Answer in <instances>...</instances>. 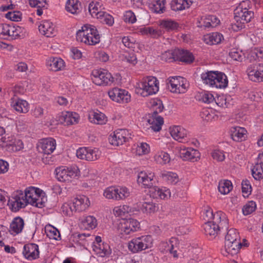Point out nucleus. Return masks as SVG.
I'll return each instance as SVG.
<instances>
[{"instance_id": "obj_25", "label": "nucleus", "mask_w": 263, "mask_h": 263, "mask_svg": "<svg viewBox=\"0 0 263 263\" xmlns=\"http://www.w3.org/2000/svg\"><path fill=\"white\" fill-rule=\"evenodd\" d=\"M263 157V154H259L257 163L252 169V174L255 180H259L263 178V162L259 161Z\"/></svg>"}, {"instance_id": "obj_23", "label": "nucleus", "mask_w": 263, "mask_h": 263, "mask_svg": "<svg viewBox=\"0 0 263 263\" xmlns=\"http://www.w3.org/2000/svg\"><path fill=\"white\" fill-rule=\"evenodd\" d=\"M88 119L90 122L96 124H105L107 121V118L106 116L99 111L90 112Z\"/></svg>"}, {"instance_id": "obj_11", "label": "nucleus", "mask_w": 263, "mask_h": 263, "mask_svg": "<svg viewBox=\"0 0 263 263\" xmlns=\"http://www.w3.org/2000/svg\"><path fill=\"white\" fill-rule=\"evenodd\" d=\"M249 79L253 82H263V64L256 63L251 65L247 69Z\"/></svg>"}, {"instance_id": "obj_35", "label": "nucleus", "mask_w": 263, "mask_h": 263, "mask_svg": "<svg viewBox=\"0 0 263 263\" xmlns=\"http://www.w3.org/2000/svg\"><path fill=\"white\" fill-rule=\"evenodd\" d=\"M238 240H240V237L236 229L232 228L229 230L225 236V245L229 246L230 243Z\"/></svg>"}, {"instance_id": "obj_3", "label": "nucleus", "mask_w": 263, "mask_h": 263, "mask_svg": "<svg viewBox=\"0 0 263 263\" xmlns=\"http://www.w3.org/2000/svg\"><path fill=\"white\" fill-rule=\"evenodd\" d=\"M140 227V222L135 219H122L118 224L117 230L123 237L137 231Z\"/></svg>"}, {"instance_id": "obj_15", "label": "nucleus", "mask_w": 263, "mask_h": 263, "mask_svg": "<svg viewBox=\"0 0 263 263\" xmlns=\"http://www.w3.org/2000/svg\"><path fill=\"white\" fill-rule=\"evenodd\" d=\"M56 147L55 140L52 138H46L41 140L37 145L39 152L44 155H50Z\"/></svg>"}, {"instance_id": "obj_30", "label": "nucleus", "mask_w": 263, "mask_h": 263, "mask_svg": "<svg viewBox=\"0 0 263 263\" xmlns=\"http://www.w3.org/2000/svg\"><path fill=\"white\" fill-rule=\"evenodd\" d=\"M81 3L78 0H68L66 4V11L73 14H77L81 11Z\"/></svg>"}, {"instance_id": "obj_24", "label": "nucleus", "mask_w": 263, "mask_h": 263, "mask_svg": "<svg viewBox=\"0 0 263 263\" xmlns=\"http://www.w3.org/2000/svg\"><path fill=\"white\" fill-rule=\"evenodd\" d=\"M180 156L184 160H192L198 157V151L191 148H181L179 151Z\"/></svg>"}, {"instance_id": "obj_42", "label": "nucleus", "mask_w": 263, "mask_h": 263, "mask_svg": "<svg viewBox=\"0 0 263 263\" xmlns=\"http://www.w3.org/2000/svg\"><path fill=\"white\" fill-rule=\"evenodd\" d=\"M165 0H156L151 7V9L157 13H163L165 9Z\"/></svg>"}, {"instance_id": "obj_62", "label": "nucleus", "mask_w": 263, "mask_h": 263, "mask_svg": "<svg viewBox=\"0 0 263 263\" xmlns=\"http://www.w3.org/2000/svg\"><path fill=\"white\" fill-rule=\"evenodd\" d=\"M153 111L152 113V117H161L159 116L158 115L159 113L162 111L163 109V106L161 102L159 103H156L155 105H153Z\"/></svg>"}, {"instance_id": "obj_31", "label": "nucleus", "mask_w": 263, "mask_h": 263, "mask_svg": "<svg viewBox=\"0 0 263 263\" xmlns=\"http://www.w3.org/2000/svg\"><path fill=\"white\" fill-rule=\"evenodd\" d=\"M191 3L190 0H173L171 3V7L173 11H180L189 8Z\"/></svg>"}, {"instance_id": "obj_40", "label": "nucleus", "mask_w": 263, "mask_h": 263, "mask_svg": "<svg viewBox=\"0 0 263 263\" xmlns=\"http://www.w3.org/2000/svg\"><path fill=\"white\" fill-rule=\"evenodd\" d=\"M13 106L20 113H26L29 110L28 104L25 100L19 99L14 103Z\"/></svg>"}, {"instance_id": "obj_9", "label": "nucleus", "mask_w": 263, "mask_h": 263, "mask_svg": "<svg viewBox=\"0 0 263 263\" xmlns=\"http://www.w3.org/2000/svg\"><path fill=\"white\" fill-rule=\"evenodd\" d=\"M104 196L108 198L115 200L124 199L129 196V192L126 187H108L104 192Z\"/></svg>"}, {"instance_id": "obj_53", "label": "nucleus", "mask_w": 263, "mask_h": 263, "mask_svg": "<svg viewBox=\"0 0 263 263\" xmlns=\"http://www.w3.org/2000/svg\"><path fill=\"white\" fill-rule=\"evenodd\" d=\"M84 224L87 229H93L97 226V220L95 217L91 216H87L83 221Z\"/></svg>"}, {"instance_id": "obj_61", "label": "nucleus", "mask_w": 263, "mask_h": 263, "mask_svg": "<svg viewBox=\"0 0 263 263\" xmlns=\"http://www.w3.org/2000/svg\"><path fill=\"white\" fill-rule=\"evenodd\" d=\"M230 57L235 61H241L243 59V54L241 52L233 49L229 52Z\"/></svg>"}, {"instance_id": "obj_46", "label": "nucleus", "mask_w": 263, "mask_h": 263, "mask_svg": "<svg viewBox=\"0 0 263 263\" xmlns=\"http://www.w3.org/2000/svg\"><path fill=\"white\" fill-rule=\"evenodd\" d=\"M121 59L123 61L128 62L133 65H135L137 62V57L133 51L131 52H125L122 55Z\"/></svg>"}, {"instance_id": "obj_33", "label": "nucleus", "mask_w": 263, "mask_h": 263, "mask_svg": "<svg viewBox=\"0 0 263 263\" xmlns=\"http://www.w3.org/2000/svg\"><path fill=\"white\" fill-rule=\"evenodd\" d=\"M24 226V220L20 217H17L14 218L11 223L10 229L13 233L18 234L22 231Z\"/></svg>"}, {"instance_id": "obj_4", "label": "nucleus", "mask_w": 263, "mask_h": 263, "mask_svg": "<svg viewBox=\"0 0 263 263\" xmlns=\"http://www.w3.org/2000/svg\"><path fill=\"white\" fill-rule=\"evenodd\" d=\"M153 245V238L150 235L142 236L132 240L128 243V249L133 253L150 248Z\"/></svg>"}, {"instance_id": "obj_17", "label": "nucleus", "mask_w": 263, "mask_h": 263, "mask_svg": "<svg viewBox=\"0 0 263 263\" xmlns=\"http://www.w3.org/2000/svg\"><path fill=\"white\" fill-rule=\"evenodd\" d=\"M23 254L28 260H33L39 257V246L35 243H28L24 246Z\"/></svg>"}, {"instance_id": "obj_39", "label": "nucleus", "mask_w": 263, "mask_h": 263, "mask_svg": "<svg viewBox=\"0 0 263 263\" xmlns=\"http://www.w3.org/2000/svg\"><path fill=\"white\" fill-rule=\"evenodd\" d=\"M242 246V243L240 240L234 241L230 243L229 246L224 245V248L226 251L229 254L234 255L236 254Z\"/></svg>"}, {"instance_id": "obj_63", "label": "nucleus", "mask_w": 263, "mask_h": 263, "mask_svg": "<svg viewBox=\"0 0 263 263\" xmlns=\"http://www.w3.org/2000/svg\"><path fill=\"white\" fill-rule=\"evenodd\" d=\"M62 212L66 216H71L72 215L73 211H74V208L67 203H65L62 206Z\"/></svg>"}, {"instance_id": "obj_56", "label": "nucleus", "mask_w": 263, "mask_h": 263, "mask_svg": "<svg viewBox=\"0 0 263 263\" xmlns=\"http://www.w3.org/2000/svg\"><path fill=\"white\" fill-rule=\"evenodd\" d=\"M8 29L7 39L9 37L14 39L15 38V37L19 36V30L21 29V28L19 26L15 27L14 26L9 25L8 30Z\"/></svg>"}, {"instance_id": "obj_21", "label": "nucleus", "mask_w": 263, "mask_h": 263, "mask_svg": "<svg viewBox=\"0 0 263 263\" xmlns=\"http://www.w3.org/2000/svg\"><path fill=\"white\" fill-rule=\"evenodd\" d=\"M47 66L49 69L53 71L62 70L65 67L64 61L60 58H50L47 61Z\"/></svg>"}, {"instance_id": "obj_58", "label": "nucleus", "mask_w": 263, "mask_h": 263, "mask_svg": "<svg viewBox=\"0 0 263 263\" xmlns=\"http://www.w3.org/2000/svg\"><path fill=\"white\" fill-rule=\"evenodd\" d=\"M156 160L160 163L166 164L170 161V157L168 154L162 152L156 157Z\"/></svg>"}, {"instance_id": "obj_22", "label": "nucleus", "mask_w": 263, "mask_h": 263, "mask_svg": "<svg viewBox=\"0 0 263 263\" xmlns=\"http://www.w3.org/2000/svg\"><path fill=\"white\" fill-rule=\"evenodd\" d=\"M170 130L172 137L179 142H182L183 140L187 137V131L180 126H174L170 127Z\"/></svg>"}, {"instance_id": "obj_47", "label": "nucleus", "mask_w": 263, "mask_h": 263, "mask_svg": "<svg viewBox=\"0 0 263 263\" xmlns=\"http://www.w3.org/2000/svg\"><path fill=\"white\" fill-rule=\"evenodd\" d=\"M162 177L171 183H176L178 181V176L176 173L170 172H164L161 174Z\"/></svg>"}, {"instance_id": "obj_52", "label": "nucleus", "mask_w": 263, "mask_h": 263, "mask_svg": "<svg viewBox=\"0 0 263 263\" xmlns=\"http://www.w3.org/2000/svg\"><path fill=\"white\" fill-rule=\"evenodd\" d=\"M176 242L175 238H172L168 242L164 243V247L165 248L166 251H168L171 254H173V256L176 257L177 256V251L174 250V242Z\"/></svg>"}, {"instance_id": "obj_2", "label": "nucleus", "mask_w": 263, "mask_h": 263, "mask_svg": "<svg viewBox=\"0 0 263 263\" xmlns=\"http://www.w3.org/2000/svg\"><path fill=\"white\" fill-rule=\"evenodd\" d=\"M216 215L214 221L206 222L203 225L204 233L206 235L209 236L211 238H215L218 233L223 230H227L229 228V221L226 217V223L223 224L222 222L224 221L221 216Z\"/></svg>"}, {"instance_id": "obj_57", "label": "nucleus", "mask_w": 263, "mask_h": 263, "mask_svg": "<svg viewBox=\"0 0 263 263\" xmlns=\"http://www.w3.org/2000/svg\"><path fill=\"white\" fill-rule=\"evenodd\" d=\"M242 185V192L243 194V196L244 197H248V196L251 193L252 187L250 185L249 181L243 180L241 183Z\"/></svg>"}, {"instance_id": "obj_19", "label": "nucleus", "mask_w": 263, "mask_h": 263, "mask_svg": "<svg viewBox=\"0 0 263 263\" xmlns=\"http://www.w3.org/2000/svg\"><path fill=\"white\" fill-rule=\"evenodd\" d=\"M89 205L88 198L82 195L77 196L73 200L72 206L75 212H82L85 211Z\"/></svg>"}, {"instance_id": "obj_38", "label": "nucleus", "mask_w": 263, "mask_h": 263, "mask_svg": "<svg viewBox=\"0 0 263 263\" xmlns=\"http://www.w3.org/2000/svg\"><path fill=\"white\" fill-rule=\"evenodd\" d=\"M220 23V21L215 15H209L203 21L200 27L205 28L215 27Z\"/></svg>"}, {"instance_id": "obj_10", "label": "nucleus", "mask_w": 263, "mask_h": 263, "mask_svg": "<svg viewBox=\"0 0 263 263\" xmlns=\"http://www.w3.org/2000/svg\"><path fill=\"white\" fill-rule=\"evenodd\" d=\"M77 156L81 159L87 161H95L100 156L101 152L97 148L81 147L77 151Z\"/></svg>"}, {"instance_id": "obj_1", "label": "nucleus", "mask_w": 263, "mask_h": 263, "mask_svg": "<svg viewBox=\"0 0 263 263\" xmlns=\"http://www.w3.org/2000/svg\"><path fill=\"white\" fill-rule=\"evenodd\" d=\"M76 39L78 42L95 45L100 42V36L95 26L86 24L77 31Z\"/></svg>"}, {"instance_id": "obj_60", "label": "nucleus", "mask_w": 263, "mask_h": 263, "mask_svg": "<svg viewBox=\"0 0 263 263\" xmlns=\"http://www.w3.org/2000/svg\"><path fill=\"white\" fill-rule=\"evenodd\" d=\"M137 19L136 17L132 11H126L124 15V21L126 23L133 24L136 22Z\"/></svg>"}, {"instance_id": "obj_5", "label": "nucleus", "mask_w": 263, "mask_h": 263, "mask_svg": "<svg viewBox=\"0 0 263 263\" xmlns=\"http://www.w3.org/2000/svg\"><path fill=\"white\" fill-rule=\"evenodd\" d=\"M140 87L143 90L142 93L143 96L155 94L159 90L158 80L155 77H147L143 79Z\"/></svg>"}, {"instance_id": "obj_45", "label": "nucleus", "mask_w": 263, "mask_h": 263, "mask_svg": "<svg viewBox=\"0 0 263 263\" xmlns=\"http://www.w3.org/2000/svg\"><path fill=\"white\" fill-rule=\"evenodd\" d=\"M46 232L47 235L50 239H54L55 240H59L61 239V235L59 231L54 227L50 226L46 228Z\"/></svg>"}, {"instance_id": "obj_27", "label": "nucleus", "mask_w": 263, "mask_h": 263, "mask_svg": "<svg viewBox=\"0 0 263 263\" xmlns=\"http://www.w3.org/2000/svg\"><path fill=\"white\" fill-rule=\"evenodd\" d=\"M231 136L236 142H240L246 139L247 130L242 127H235L232 128Z\"/></svg>"}, {"instance_id": "obj_14", "label": "nucleus", "mask_w": 263, "mask_h": 263, "mask_svg": "<svg viewBox=\"0 0 263 263\" xmlns=\"http://www.w3.org/2000/svg\"><path fill=\"white\" fill-rule=\"evenodd\" d=\"M37 191L39 190L34 187L30 186L25 190V193H23V198L27 201V203H30L32 205L41 208L43 205L42 202L39 201V199H36L34 196H37Z\"/></svg>"}, {"instance_id": "obj_37", "label": "nucleus", "mask_w": 263, "mask_h": 263, "mask_svg": "<svg viewBox=\"0 0 263 263\" xmlns=\"http://www.w3.org/2000/svg\"><path fill=\"white\" fill-rule=\"evenodd\" d=\"M62 117L64 122L68 125L77 123L79 121V116L76 112H65L63 113Z\"/></svg>"}, {"instance_id": "obj_18", "label": "nucleus", "mask_w": 263, "mask_h": 263, "mask_svg": "<svg viewBox=\"0 0 263 263\" xmlns=\"http://www.w3.org/2000/svg\"><path fill=\"white\" fill-rule=\"evenodd\" d=\"M39 31L47 37L54 36L57 33L55 26L53 24L47 20L42 21L39 26Z\"/></svg>"}, {"instance_id": "obj_64", "label": "nucleus", "mask_w": 263, "mask_h": 263, "mask_svg": "<svg viewBox=\"0 0 263 263\" xmlns=\"http://www.w3.org/2000/svg\"><path fill=\"white\" fill-rule=\"evenodd\" d=\"M5 16L7 18L15 22L20 21L21 19L20 12H9L6 14Z\"/></svg>"}, {"instance_id": "obj_49", "label": "nucleus", "mask_w": 263, "mask_h": 263, "mask_svg": "<svg viewBox=\"0 0 263 263\" xmlns=\"http://www.w3.org/2000/svg\"><path fill=\"white\" fill-rule=\"evenodd\" d=\"M154 194L156 198L159 197L160 199H165L170 196V192L169 190H163L157 187H155Z\"/></svg>"}, {"instance_id": "obj_55", "label": "nucleus", "mask_w": 263, "mask_h": 263, "mask_svg": "<svg viewBox=\"0 0 263 263\" xmlns=\"http://www.w3.org/2000/svg\"><path fill=\"white\" fill-rule=\"evenodd\" d=\"M175 49L174 50H168L161 54V58L162 60L165 62H172L176 61V55L174 54Z\"/></svg>"}, {"instance_id": "obj_16", "label": "nucleus", "mask_w": 263, "mask_h": 263, "mask_svg": "<svg viewBox=\"0 0 263 263\" xmlns=\"http://www.w3.org/2000/svg\"><path fill=\"white\" fill-rule=\"evenodd\" d=\"M154 177V174L153 173H147L142 171L138 175L137 182L145 188H151L155 182Z\"/></svg>"}, {"instance_id": "obj_44", "label": "nucleus", "mask_w": 263, "mask_h": 263, "mask_svg": "<svg viewBox=\"0 0 263 263\" xmlns=\"http://www.w3.org/2000/svg\"><path fill=\"white\" fill-rule=\"evenodd\" d=\"M99 7L100 8L99 2H96V3L91 2L89 4L88 7L89 12L92 17H96L97 18L101 17V15H100L101 14L100 13L103 12L99 11Z\"/></svg>"}, {"instance_id": "obj_36", "label": "nucleus", "mask_w": 263, "mask_h": 263, "mask_svg": "<svg viewBox=\"0 0 263 263\" xmlns=\"http://www.w3.org/2000/svg\"><path fill=\"white\" fill-rule=\"evenodd\" d=\"M148 122L151 125L150 128L154 132H159L161 129V126L163 124V119L162 117H151L148 120Z\"/></svg>"}, {"instance_id": "obj_43", "label": "nucleus", "mask_w": 263, "mask_h": 263, "mask_svg": "<svg viewBox=\"0 0 263 263\" xmlns=\"http://www.w3.org/2000/svg\"><path fill=\"white\" fill-rule=\"evenodd\" d=\"M143 213H153L157 211L158 207L154 203L148 202H144L140 207Z\"/></svg>"}, {"instance_id": "obj_41", "label": "nucleus", "mask_w": 263, "mask_h": 263, "mask_svg": "<svg viewBox=\"0 0 263 263\" xmlns=\"http://www.w3.org/2000/svg\"><path fill=\"white\" fill-rule=\"evenodd\" d=\"M232 189V184L230 180L221 181L219 183L218 190L222 194H228Z\"/></svg>"}, {"instance_id": "obj_12", "label": "nucleus", "mask_w": 263, "mask_h": 263, "mask_svg": "<svg viewBox=\"0 0 263 263\" xmlns=\"http://www.w3.org/2000/svg\"><path fill=\"white\" fill-rule=\"evenodd\" d=\"M109 98L120 103H127L130 100V95L127 91L118 88H114L108 92Z\"/></svg>"}, {"instance_id": "obj_13", "label": "nucleus", "mask_w": 263, "mask_h": 263, "mask_svg": "<svg viewBox=\"0 0 263 263\" xmlns=\"http://www.w3.org/2000/svg\"><path fill=\"white\" fill-rule=\"evenodd\" d=\"M130 135L126 129H120L114 132L113 136L109 139L112 145L119 146L122 145L130 138Z\"/></svg>"}, {"instance_id": "obj_48", "label": "nucleus", "mask_w": 263, "mask_h": 263, "mask_svg": "<svg viewBox=\"0 0 263 263\" xmlns=\"http://www.w3.org/2000/svg\"><path fill=\"white\" fill-rule=\"evenodd\" d=\"M13 137L9 136L8 135L5 134L0 138V145L2 147H8V150L10 148V145H12L13 142Z\"/></svg>"}, {"instance_id": "obj_51", "label": "nucleus", "mask_w": 263, "mask_h": 263, "mask_svg": "<svg viewBox=\"0 0 263 263\" xmlns=\"http://www.w3.org/2000/svg\"><path fill=\"white\" fill-rule=\"evenodd\" d=\"M256 208V204L253 201L248 202L244 205L242 212L244 215H248L253 212Z\"/></svg>"}, {"instance_id": "obj_7", "label": "nucleus", "mask_w": 263, "mask_h": 263, "mask_svg": "<svg viewBox=\"0 0 263 263\" xmlns=\"http://www.w3.org/2000/svg\"><path fill=\"white\" fill-rule=\"evenodd\" d=\"M27 204V201L23 198V192L16 191L9 198L8 205L12 212H17L21 209L24 208Z\"/></svg>"}, {"instance_id": "obj_32", "label": "nucleus", "mask_w": 263, "mask_h": 263, "mask_svg": "<svg viewBox=\"0 0 263 263\" xmlns=\"http://www.w3.org/2000/svg\"><path fill=\"white\" fill-rule=\"evenodd\" d=\"M214 82L213 87L217 88H224L228 86V80L225 74L217 71V77L215 79Z\"/></svg>"}, {"instance_id": "obj_50", "label": "nucleus", "mask_w": 263, "mask_h": 263, "mask_svg": "<svg viewBox=\"0 0 263 263\" xmlns=\"http://www.w3.org/2000/svg\"><path fill=\"white\" fill-rule=\"evenodd\" d=\"M100 14H101L100 15L101 16L100 17H98V18L100 19L102 23H105L109 26L113 25L114 23V19L111 15L104 12L100 13Z\"/></svg>"}, {"instance_id": "obj_34", "label": "nucleus", "mask_w": 263, "mask_h": 263, "mask_svg": "<svg viewBox=\"0 0 263 263\" xmlns=\"http://www.w3.org/2000/svg\"><path fill=\"white\" fill-rule=\"evenodd\" d=\"M217 71H208L205 73H203L201 75V78L204 83L209 84L210 86L213 87L215 79L217 77Z\"/></svg>"}, {"instance_id": "obj_6", "label": "nucleus", "mask_w": 263, "mask_h": 263, "mask_svg": "<svg viewBox=\"0 0 263 263\" xmlns=\"http://www.w3.org/2000/svg\"><path fill=\"white\" fill-rule=\"evenodd\" d=\"M91 79L97 85H107L114 81V78L110 73L105 70H93L92 72Z\"/></svg>"}, {"instance_id": "obj_8", "label": "nucleus", "mask_w": 263, "mask_h": 263, "mask_svg": "<svg viewBox=\"0 0 263 263\" xmlns=\"http://www.w3.org/2000/svg\"><path fill=\"white\" fill-rule=\"evenodd\" d=\"M78 168H68L65 166H60L55 169L57 179L63 182L70 181L71 179L78 175Z\"/></svg>"}, {"instance_id": "obj_59", "label": "nucleus", "mask_w": 263, "mask_h": 263, "mask_svg": "<svg viewBox=\"0 0 263 263\" xmlns=\"http://www.w3.org/2000/svg\"><path fill=\"white\" fill-rule=\"evenodd\" d=\"M12 144L10 145L9 151L16 152L20 151L23 148V143L21 140H16L13 138Z\"/></svg>"}, {"instance_id": "obj_28", "label": "nucleus", "mask_w": 263, "mask_h": 263, "mask_svg": "<svg viewBox=\"0 0 263 263\" xmlns=\"http://www.w3.org/2000/svg\"><path fill=\"white\" fill-rule=\"evenodd\" d=\"M223 40V35L217 32H212L204 36V42L210 45L219 44Z\"/></svg>"}, {"instance_id": "obj_29", "label": "nucleus", "mask_w": 263, "mask_h": 263, "mask_svg": "<svg viewBox=\"0 0 263 263\" xmlns=\"http://www.w3.org/2000/svg\"><path fill=\"white\" fill-rule=\"evenodd\" d=\"M216 215H219L218 217L221 216V217H220V219L222 218L223 220L224 219V221H222L223 223L222 222V223L224 225L226 224V223L225 222H226L227 216L226 214L221 211H218L215 213H213L212 210L210 209H209L206 210L204 212L203 214V218L205 220L207 221V222L214 221V219Z\"/></svg>"}, {"instance_id": "obj_26", "label": "nucleus", "mask_w": 263, "mask_h": 263, "mask_svg": "<svg viewBox=\"0 0 263 263\" xmlns=\"http://www.w3.org/2000/svg\"><path fill=\"white\" fill-rule=\"evenodd\" d=\"M235 19H241L245 23L250 22L254 16V12L250 10H243L236 8L234 10Z\"/></svg>"}, {"instance_id": "obj_54", "label": "nucleus", "mask_w": 263, "mask_h": 263, "mask_svg": "<svg viewBox=\"0 0 263 263\" xmlns=\"http://www.w3.org/2000/svg\"><path fill=\"white\" fill-rule=\"evenodd\" d=\"M161 25L167 30H173L176 29L178 27V24L172 20L163 21L161 23Z\"/></svg>"}, {"instance_id": "obj_20", "label": "nucleus", "mask_w": 263, "mask_h": 263, "mask_svg": "<svg viewBox=\"0 0 263 263\" xmlns=\"http://www.w3.org/2000/svg\"><path fill=\"white\" fill-rule=\"evenodd\" d=\"M174 54L176 55V61L191 63H192L194 60L192 53L187 50L176 49H175Z\"/></svg>"}]
</instances>
